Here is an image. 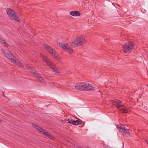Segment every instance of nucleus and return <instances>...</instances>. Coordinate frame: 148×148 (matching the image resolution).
I'll use <instances>...</instances> for the list:
<instances>
[{
  "instance_id": "nucleus-14",
  "label": "nucleus",
  "mask_w": 148,
  "mask_h": 148,
  "mask_svg": "<svg viewBox=\"0 0 148 148\" xmlns=\"http://www.w3.org/2000/svg\"><path fill=\"white\" fill-rule=\"evenodd\" d=\"M123 107H123L121 108H119V110L122 113H127L128 112V111L127 108L125 106H123Z\"/></svg>"
},
{
  "instance_id": "nucleus-29",
  "label": "nucleus",
  "mask_w": 148,
  "mask_h": 148,
  "mask_svg": "<svg viewBox=\"0 0 148 148\" xmlns=\"http://www.w3.org/2000/svg\"><path fill=\"white\" fill-rule=\"evenodd\" d=\"M78 148H82V147L79 146L78 147Z\"/></svg>"
},
{
  "instance_id": "nucleus-23",
  "label": "nucleus",
  "mask_w": 148,
  "mask_h": 148,
  "mask_svg": "<svg viewBox=\"0 0 148 148\" xmlns=\"http://www.w3.org/2000/svg\"><path fill=\"white\" fill-rule=\"evenodd\" d=\"M47 137L51 140H54V137L50 134H49V136H48Z\"/></svg>"
},
{
  "instance_id": "nucleus-17",
  "label": "nucleus",
  "mask_w": 148,
  "mask_h": 148,
  "mask_svg": "<svg viewBox=\"0 0 148 148\" xmlns=\"http://www.w3.org/2000/svg\"><path fill=\"white\" fill-rule=\"evenodd\" d=\"M0 42L5 46H8V44L4 40H3L1 37H0Z\"/></svg>"
},
{
  "instance_id": "nucleus-2",
  "label": "nucleus",
  "mask_w": 148,
  "mask_h": 148,
  "mask_svg": "<svg viewBox=\"0 0 148 148\" xmlns=\"http://www.w3.org/2000/svg\"><path fill=\"white\" fill-rule=\"evenodd\" d=\"M40 55L41 58L44 60L45 62L47 64L48 66L53 70L54 72H55L56 73H59V71L56 66L55 65L51 60L47 58L46 56H45L42 54L40 53Z\"/></svg>"
},
{
  "instance_id": "nucleus-5",
  "label": "nucleus",
  "mask_w": 148,
  "mask_h": 148,
  "mask_svg": "<svg viewBox=\"0 0 148 148\" xmlns=\"http://www.w3.org/2000/svg\"><path fill=\"white\" fill-rule=\"evenodd\" d=\"M45 49L48 51V52L51 54L53 56L56 58L58 60L60 61L61 60V59L59 57H58L56 55V52L55 50L53 49L51 47H46Z\"/></svg>"
},
{
  "instance_id": "nucleus-1",
  "label": "nucleus",
  "mask_w": 148,
  "mask_h": 148,
  "mask_svg": "<svg viewBox=\"0 0 148 148\" xmlns=\"http://www.w3.org/2000/svg\"><path fill=\"white\" fill-rule=\"evenodd\" d=\"M1 50L3 54L12 62H14L19 66L23 67L22 64L15 57L12 55L10 51L6 49H2Z\"/></svg>"
},
{
  "instance_id": "nucleus-10",
  "label": "nucleus",
  "mask_w": 148,
  "mask_h": 148,
  "mask_svg": "<svg viewBox=\"0 0 148 148\" xmlns=\"http://www.w3.org/2000/svg\"><path fill=\"white\" fill-rule=\"evenodd\" d=\"M133 47H123V50L125 52H130L132 49H133Z\"/></svg>"
},
{
  "instance_id": "nucleus-3",
  "label": "nucleus",
  "mask_w": 148,
  "mask_h": 148,
  "mask_svg": "<svg viewBox=\"0 0 148 148\" xmlns=\"http://www.w3.org/2000/svg\"><path fill=\"white\" fill-rule=\"evenodd\" d=\"M83 36L77 37L75 40L73 41L71 43V46H81L85 43L84 39L82 38Z\"/></svg>"
},
{
  "instance_id": "nucleus-9",
  "label": "nucleus",
  "mask_w": 148,
  "mask_h": 148,
  "mask_svg": "<svg viewBox=\"0 0 148 148\" xmlns=\"http://www.w3.org/2000/svg\"><path fill=\"white\" fill-rule=\"evenodd\" d=\"M63 50L70 54L72 53L73 51V49L70 47H61Z\"/></svg>"
},
{
  "instance_id": "nucleus-11",
  "label": "nucleus",
  "mask_w": 148,
  "mask_h": 148,
  "mask_svg": "<svg viewBox=\"0 0 148 148\" xmlns=\"http://www.w3.org/2000/svg\"><path fill=\"white\" fill-rule=\"evenodd\" d=\"M70 14L72 16H80L81 14L80 12L77 11H73L70 12Z\"/></svg>"
},
{
  "instance_id": "nucleus-19",
  "label": "nucleus",
  "mask_w": 148,
  "mask_h": 148,
  "mask_svg": "<svg viewBox=\"0 0 148 148\" xmlns=\"http://www.w3.org/2000/svg\"><path fill=\"white\" fill-rule=\"evenodd\" d=\"M57 45L58 46H67L68 45V44H65L62 42H59L57 43Z\"/></svg>"
},
{
  "instance_id": "nucleus-28",
  "label": "nucleus",
  "mask_w": 148,
  "mask_h": 148,
  "mask_svg": "<svg viewBox=\"0 0 148 148\" xmlns=\"http://www.w3.org/2000/svg\"><path fill=\"white\" fill-rule=\"evenodd\" d=\"M32 69V67H29V69Z\"/></svg>"
},
{
  "instance_id": "nucleus-24",
  "label": "nucleus",
  "mask_w": 148,
  "mask_h": 148,
  "mask_svg": "<svg viewBox=\"0 0 148 148\" xmlns=\"http://www.w3.org/2000/svg\"><path fill=\"white\" fill-rule=\"evenodd\" d=\"M76 125H77L78 124H80L81 123V122L79 120H76Z\"/></svg>"
},
{
  "instance_id": "nucleus-7",
  "label": "nucleus",
  "mask_w": 148,
  "mask_h": 148,
  "mask_svg": "<svg viewBox=\"0 0 148 148\" xmlns=\"http://www.w3.org/2000/svg\"><path fill=\"white\" fill-rule=\"evenodd\" d=\"M10 15L11 17L9 16H8L11 20L14 21L16 22H19L20 20L19 17L16 13H14H14H11Z\"/></svg>"
},
{
  "instance_id": "nucleus-32",
  "label": "nucleus",
  "mask_w": 148,
  "mask_h": 148,
  "mask_svg": "<svg viewBox=\"0 0 148 148\" xmlns=\"http://www.w3.org/2000/svg\"><path fill=\"white\" fill-rule=\"evenodd\" d=\"M147 144H148V142L147 143Z\"/></svg>"
},
{
  "instance_id": "nucleus-4",
  "label": "nucleus",
  "mask_w": 148,
  "mask_h": 148,
  "mask_svg": "<svg viewBox=\"0 0 148 148\" xmlns=\"http://www.w3.org/2000/svg\"><path fill=\"white\" fill-rule=\"evenodd\" d=\"M82 91H92L95 90V88L92 85L86 82H81Z\"/></svg>"
},
{
  "instance_id": "nucleus-8",
  "label": "nucleus",
  "mask_w": 148,
  "mask_h": 148,
  "mask_svg": "<svg viewBox=\"0 0 148 148\" xmlns=\"http://www.w3.org/2000/svg\"><path fill=\"white\" fill-rule=\"evenodd\" d=\"M81 88V82H79L76 84L75 86H73L72 87V89L73 90H77L81 91H82Z\"/></svg>"
},
{
  "instance_id": "nucleus-22",
  "label": "nucleus",
  "mask_w": 148,
  "mask_h": 148,
  "mask_svg": "<svg viewBox=\"0 0 148 148\" xmlns=\"http://www.w3.org/2000/svg\"><path fill=\"white\" fill-rule=\"evenodd\" d=\"M43 134L45 135L47 137H48L49 136V134L47 132H46L44 130H43V131L42 132V133Z\"/></svg>"
},
{
  "instance_id": "nucleus-18",
  "label": "nucleus",
  "mask_w": 148,
  "mask_h": 148,
  "mask_svg": "<svg viewBox=\"0 0 148 148\" xmlns=\"http://www.w3.org/2000/svg\"><path fill=\"white\" fill-rule=\"evenodd\" d=\"M68 122L74 125H76V121H74L73 120L71 119H68Z\"/></svg>"
},
{
  "instance_id": "nucleus-20",
  "label": "nucleus",
  "mask_w": 148,
  "mask_h": 148,
  "mask_svg": "<svg viewBox=\"0 0 148 148\" xmlns=\"http://www.w3.org/2000/svg\"><path fill=\"white\" fill-rule=\"evenodd\" d=\"M123 132L125 134L126 133L127 134L128 136H130V133H129V130H127L126 127H125V129H124Z\"/></svg>"
},
{
  "instance_id": "nucleus-26",
  "label": "nucleus",
  "mask_w": 148,
  "mask_h": 148,
  "mask_svg": "<svg viewBox=\"0 0 148 148\" xmlns=\"http://www.w3.org/2000/svg\"><path fill=\"white\" fill-rule=\"evenodd\" d=\"M32 71L34 73L35 72V70H34V69H32Z\"/></svg>"
},
{
  "instance_id": "nucleus-15",
  "label": "nucleus",
  "mask_w": 148,
  "mask_h": 148,
  "mask_svg": "<svg viewBox=\"0 0 148 148\" xmlns=\"http://www.w3.org/2000/svg\"><path fill=\"white\" fill-rule=\"evenodd\" d=\"M116 127L119 131L122 132V131H123L124 129H125V127L121 125H120L117 126Z\"/></svg>"
},
{
  "instance_id": "nucleus-16",
  "label": "nucleus",
  "mask_w": 148,
  "mask_h": 148,
  "mask_svg": "<svg viewBox=\"0 0 148 148\" xmlns=\"http://www.w3.org/2000/svg\"><path fill=\"white\" fill-rule=\"evenodd\" d=\"M14 11L9 8H8L6 9V12L7 14H8V16H9L10 17H11V16H10L11 13H14Z\"/></svg>"
},
{
  "instance_id": "nucleus-31",
  "label": "nucleus",
  "mask_w": 148,
  "mask_h": 148,
  "mask_svg": "<svg viewBox=\"0 0 148 148\" xmlns=\"http://www.w3.org/2000/svg\"><path fill=\"white\" fill-rule=\"evenodd\" d=\"M86 148H90L88 147H87Z\"/></svg>"
},
{
  "instance_id": "nucleus-12",
  "label": "nucleus",
  "mask_w": 148,
  "mask_h": 148,
  "mask_svg": "<svg viewBox=\"0 0 148 148\" xmlns=\"http://www.w3.org/2000/svg\"><path fill=\"white\" fill-rule=\"evenodd\" d=\"M134 45H136L135 43L133 41H130L126 42L123 46H133Z\"/></svg>"
},
{
  "instance_id": "nucleus-27",
  "label": "nucleus",
  "mask_w": 148,
  "mask_h": 148,
  "mask_svg": "<svg viewBox=\"0 0 148 148\" xmlns=\"http://www.w3.org/2000/svg\"><path fill=\"white\" fill-rule=\"evenodd\" d=\"M2 122V121L0 119V123H1Z\"/></svg>"
},
{
  "instance_id": "nucleus-30",
  "label": "nucleus",
  "mask_w": 148,
  "mask_h": 148,
  "mask_svg": "<svg viewBox=\"0 0 148 148\" xmlns=\"http://www.w3.org/2000/svg\"><path fill=\"white\" fill-rule=\"evenodd\" d=\"M52 84H54L55 83H53V82H52Z\"/></svg>"
},
{
  "instance_id": "nucleus-25",
  "label": "nucleus",
  "mask_w": 148,
  "mask_h": 148,
  "mask_svg": "<svg viewBox=\"0 0 148 148\" xmlns=\"http://www.w3.org/2000/svg\"><path fill=\"white\" fill-rule=\"evenodd\" d=\"M43 45L44 46H50L49 45H47L46 44H43Z\"/></svg>"
},
{
  "instance_id": "nucleus-6",
  "label": "nucleus",
  "mask_w": 148,
  "mask_h": 148,
  "mask_svg": "<svg viewBox=\"0 0 148 148\" xmlns=\"http://www.w3.org/2000/svg\"><path fill=\"white\" fill-rule=\"evenodd\" d=\"M113 104L116 106L118 108H119L121 107L124 106V105L123 103L122 102L118 99H115L112 101Z\"/></svg>"
},
{
  "instance_id": "nucleus-21",
  "label": "nucleus",
  "mask_w": 148,
  "mask_h": 148,
  "mask_svg": "<svg viewBox=\"0 0 148 148\" xmlns=\"http://www.w3.org/2000/svg\"><path fill=\"white\" fill-rule=\"evenodd\" d=\"M36 78L40 82H43V80L42 78L40 76H37L36 77Z\"/></svg>"
},
{
  "instance_id": "nucleus-13",
  "label": "nucleus",
  "mask_w": 148,
  "mask_h": 148,
  "mask_svg": "<svg viewBox=\"0 0 148 148\" xmlns=\"http://www.w3.org/2000/svg\"><path fill=\"white\" fill-rule=\"evenodd\" d=\"M32 125L34 127H35L36 129L38 130L41 133H42V132L43 131V130L42 128H41L38 125L34 123H32Z\"/></svg>"
}]
</instances>
